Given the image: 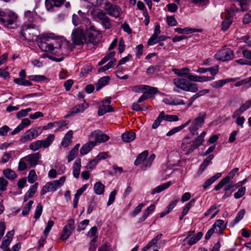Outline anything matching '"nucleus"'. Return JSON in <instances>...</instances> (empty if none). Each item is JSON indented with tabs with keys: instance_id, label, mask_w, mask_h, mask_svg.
Returning <instances> with one entry per match:
<instances>
[{
	"instance_id": "nucleus-1",
	"label": "nucleus",
	"mask_w": 251,
	"mask_h": 251,
	"mask_svg": "<svg viewBox=\"0 0 251 251\" xmlns=\"http://www.w3.org/2000/svg\"><path fill=\"white\" fill-rule=\"evenodd\" d=\"M92 5H101L106 13L114 18L119 17L122 13V8L120 6L112 3L108 0H88Z\"/></svg>"
},
{
	"instance_id": "nucleus-2",
	"label": "nucleus",
	"mask_w": 251,
	"mask_h": 251,
	"mask_svg": "<svg viewBox=\"0 0 251 251\" xmlns=\"http://www.w3.org/2000/svg\"><path fill=\"white\" fill-rule=\"evenodd\" d=\"M53 35L50 33L43 34L38 37L37 43L40 49L43 51L56 53L58 50L54 47Z\"/></svg>"
},
{
	"instance_id": "nucleus-3",
	"label": "nucleus",
	"mask_w": 251,
	"mask_h": 251,
	"mask_svg": "<svg viewBox=\"0 0 251 251\" xmlns=\"http://www.w3.org/2000/svg\"><path fill=\"white\" fill-rule=\"evenodd\" d=\"M173 72L176 75L181 77H185L191 81L198 82H204L211 81L213 77L208 76L197 75L191 73L189 68L185 67L180 69H173Z\"/></svg>"
},
{
	"instance_id": "nucleus-4",
	"label": "nucleus",
	"mask_w": 251,
	"mask_h": 251,
	"mask_svg": "<svg viewBox=\"0 0 251 251\" xmlns=\"http://www.w3.org/2000/svg\"><path fill=\"white\" fill-rule=\"evenodd\" d=\"M18 15L13 11L0 9V24L6 27L14 28L17 26Z\"/></svg>"
},
{
	"instance_id": "nucleus-5",
	"label": "nucleus",
	"mask_w": 251,
	"mask_h": 251,
	"mask_svg": "<svg viewBox=\"0 0 251 251\" xmlns=\"http://www.w3.org/2000/svg\"><path fill=\"white\" fill-rule=\"evenodd\" d=\"M21 33L24 39L32 41L35 38H37L39 32L34 24L25 22L22 27Z\"/></svg>"
},
{
	"instance_id": "nucleus-6",
	"label": "nucleus",
	"mask_w": 251,
	"mask_h": 251,
	"mask_svg": "<svg viewBox=\"0 0 251 251\" xmlns=\"http://www.w3.org/2000/svg\"><path fill=\"white\" fill-rule=\"evenodd\" d=\"M173 84L176 88L184 91L196 92L198 90L197 84L191 83L185 78L179 77L174 78Z\"/></svg>"
},
{
	"instance_id": "nucleus-7",
	"label": "nucleus",
	"mask_w": 251,
	"mask_h": 251,
	"mask_svg": "<svg viewBox=\"0 0 251 251\" xmlns=\"http://www.w3.org/2000/svg\"><path fill=\"white\" fill-rule=\"evenodd\" d=\"M66 176H62L58 180H55L47 182L41 191V195H44L49 192L56 191L60 188L64 183L66 180Z\"/></svg>"
},
{
	"instance_id": "nucleus-8",
	"label": "nucleus",
	"mask_w": 251,
	"mask_h": 251,
	"mask_svg": "<svg viewBox=\"0 0 251 251\" xmlns=\"http://www.w3.org/2000/svg\"><path fill=\"white\" fill-rule=\"evenodd\" d=\"M54 138L55 136L53 134H49L45 140H37L31 143L29 148L34 151L39 150L42 147L47 148L52 144Z\"/></svg>"
},
{
	"instance_id": "nucleus-9",
	"label": "nucleus",
	"mask_w": 251,
	"mask_h": 251,
	"mask_svg": "<svg viewBox=\"0 0 251 251\" xmlns=\"http://www.w3.org/2000/svg\"><path fill=\"white\" fill-rule=\"evenodd\" d=\"M86 31L85 43L93 44L97 43L98 37L100 35V31L96 30L95 27L91 24L89 26L86 27Z\"/></svg>"
},
{
	"instance_id": "nucleus-10",
	"label": "nucleus",
	"mask_w": 251,
	"mask_h": 251,
	"mask_svg": "<svg viewBox=\"0 0 251 251\" xmlns=\"http://www.w3.org/2000/svg\"><path fill=\"white\" fill-rule=\"evenodd\" d=\"M205 117V112H201L199 113L198 116L194 119L189 128V131L192 134H195L198 129L202 126Z\"/></svg>"
},
{
	"instance_id": "nucleus-11",
	"label": "nucleus",
	"mask_w": 251,
	"mask_h": 251,
	"mask_svg": "<svg viewBox=\"0 0 251 251\" xmlns=\"http://www.w3.org/2000/svg\"><path fill=\"white\" fill-rule=\"evenodd\" d=\"M72 22L75 26H77L78 25H84L86 27L91 24L90 20L86 17V14L81 10L78 11L76 14L73 15Z\"/></svg>"
},
{
	"instance_id": "nucleus-12",
	"label": "nucleus",
	"mask_w": 251,
	"mask_h": 251,
	"mask_svg": "<svg viewBox=\"0 0 251 251\" xmlns=\"http://www.w3.org/2000/svg\"><path fill=\"white\" fill-rule=\"evenodd\" d=\"M234 56L233 52L231 49L224 48L214 55V58L219 61H226L232 59Z\"/></svg>"
},
{
	"instance_id": "nucleus-13",
	"label": "nucleus",
	"mask_w": 251,
	"mask_h": 251,
	"mask_svg": "<svg viewBox=\"0 0 251 251\" xmlns=\"http://www.w3.org/2000/svg\"><path fill=\"white\" fill-rule=\"evenodd\" d=\"M72 36L73 42L76 46L83 45L85 43V34L83 32V29L81 27L74 29Z\"/></svg>"
},
{
	"instance_id": "nucleus-14",
	"label": "nucleus",
	"mask_w": 251,
	"mask_h": 251,
	"mask_svg": "<svg viewBox=\"0 0 251 251\" xmlns=\"http://www.w3.org/2000/svg\"><path fill=\"white\" fill-rule=\"evenodd\" d=\"M75 229V220L73 219L68 221L64 226L60 238L63 240H66L71 235Z\"/></svg>"
},
{
	"instance_id": "nucleus-15",
	"label": "nucleus",
	"mask_w": 251,
	"mask_h": 251,
	"mask_svg": "<svg viewBox=\"0 0 251 251\" xmlns=\"http://www.w3.org/2000/svg\"><path fill=\"white\" fill-rule=\"evenodd\" d=\"M109 139V136L102 133L100 130H96L92 132L89 136V140L97 143H102L108 141Z\"/></svg>"
},
{
	"instance_id": "nucleus-16",
	"label": "nucleus",
	"mask_w": 251,
	"mask_h": 251,
	"mask_svg": "<svg viewBox=\"0 0 251 251\" xmlns=\"http://www.w3.org/2000/svg\"><path fill=\"white\" fill-rule=\"evenodd\" d=\"M40 133L36 128H32L25 132L24 134L20 137V142L25 143L36 138Z\"/></svg>"
},
{
	"instance_id": "nucleus-17",
	"label": "nucleus",
	"mask_w": 251,
	"mask_h": 251,
	"mask_svg": "<svg viewBox=\"0 0 251 251\" xmlns=\"http://www.w3.org/2000/svg\"><path fill=\"white\" fill-rule=\"evenodd\" d=\"M181 148L185 152L186 155L191 153L195 149H193L192 140L188 136L185 137L182 140Z\"/></svg>"
},
{
	"instance_id": "nucleus-18",
	"label": "nucleus",
	"mask_w": 251,
	"mask_h": 251,
	"mask_svg": "<svg viewBox=\"0 0 251 251\" xmlns=\"http://www.w3.org/2000/svg\"><path fill=\"white\" fill-rule=\"evenodd\" d=\"M65 0H46L45 5L47 9L50 11H53L55 9L60 7Z\"/></svg>"
},
{
	"instance_id": "nucleus-19",
	"label": "nucleus",
	"mask_w": 251,
	"mask_h": 251,
	"mask_svg": "<svg viewBox=\"0 0 251 251\" xmlns=\"http://www.w3.org/2000/svg\"><path fill=\"white\" fill-rule=\"evenodd\" d=\"M40 157V154L39 152H36L24 157V160L28 162L30 166L35 167L38 164Z\"/></svg>"
},
{
	"instance_id": "nucleus-20",
	"label": "nucleus",
	"mask_w": 251,
	"mask_h": 251,
	"mask_svg": "<svg viewBox=\"0 0 251 251\" xmlns=\"http://www.w3.org/2000/svg\"><path fill=\"white\" fill-rule=\"evenodd\" d=\"M238 78H228L224 79H220L212 82L210 83V86L215 89H219L222 88L226 83L235 81L238 80Z\"/></svg>"
},
{
	"instance_id": "nucleus-21",
	"label": "nucleus",
	"mask_w": 251,
	"mask_h": 251,
	"mask_svg": "<svg viewBox=\"0 0 251 251\" xmlns=\"http://www.w3.org/2000/svg\"><path fill=\"white\" fill-rule=\"evenodd\" d=\"M88 107V104L85 100L82 103L79 104L73 107L70 111V115L72 116L84 111Z\"/></svg>"
},
{
	"instance_id": "nucleus-22",
	"label": "nucleus",
	"mask_w": 251,
	"mask_h": 251,
	"mask_svg": "<svg viewBox=\"0 0 251 251\" xmlns=\"http://www.w3.org/2000/svg\"><path fill=\"white\" fill-rule=\"evenodd\" d=\"M106 12H104L101 9H93L91 11V15L95 20L97 22H100L102 20H104L106 15Z\"/></svg>"
},
{
	"instance_id": "nucleus-23",
	"label": "nucleus",
	"mask_w": 251,
	"mask_h": 251,
	"mask_svg": "<svg viewBox=\"0 0 251 251\" xmlns=\"http://www.w3.org/2000/svg\"><path fill=\"white\" fill-rule=\"evenodd\" d=\"M14 234V230H12L6 233V235L4 237L3 240H2V244L0 246L1 249L8 248V246L10 245L12 240Z\"/></svg>"
},
{
	"instance_id": "nucleus-24",
	"label": "nucleus",
	"mask_w": 251,
	"mask_h": 251,
	"mask_svg": "<svg viewBox=\"0 0 251 251\" xmlns=\"http://www.w3.org/2000/svg\"><path fill=\"white\" fill-rule=\"evenodd\" d=\"M233 12H228L226 15V18L222 23V29L226 30L232 22V16Z\"/></svg>"
},
{
	"instance_id": "nucleus-25",
	"label": "nucleus",
	"mask_w": 251,
	"mask_h": 251,
	"mask_svg": "<svg viewBox=\"0 0 251 251\" xmlns=\"http://www.w3.org/2000/svg\"><path fill=\"white\" fill-rule=\"evenodd\" d=\"M81 169V159L77 158L75 159L73 166V176L77 178L79 176Z\"/></svg>"
},
{
	"instance_id": "nucleus-26",
	"label": "nucleus",
	"mask_w": 251,
	"mask_h": 251,
	"mask_svg": "<svg viewBox=\"0 0 251 251\" xmlns=\"http://www.w3.org/2000/svg\"><path fill=\"white\" fill-rule=\"evenodd\" d=\"M95 146V142L90 140L89 142L83 145L81 148L80 153L82 155L87 154Z\"/></svg>"
},
{
	"instance_id": "nucleus-27",
	"label": "nucleus",
	"mask_w": 251,
	"mask_h": 251,
	"mask_svg": "<svg viewBox=\"0 0 251 251\" xmlns=\"http://www.w3.org/2000/svg\"><path fill=\"white\" fill-rule=\"evenodd\" d=\"M163 101L165 104L170 105H183L185 104L183 100L172 97L164 98L163 100Z\"/></svg>"
},
{
	"instance_id": "nucleus-28",
	"label": "nucleus",
	"mask_w": 251,
	"mask_h": 251,
	"mask_svg": "<svg viewBox=\"0 0 251 251\" xmlns=\"http://www.w3.org/2000/svg\"><path fill=\"white\" fill-rule=\"evenodd\" d=\"M73 131L72 130H70L65 134L62 142L61 145L64 147H68L72 142V139L73 138Z\"/></svg>"
},
{
	"instance_id": "nucleus-29",
	"label": "nucleus",
	"mask_w": 251,
	"mask_h": 251,
	"mask_svg": "<svg viewBox=\"0 0 251 251\" xmlns=\"http://www.w3.org/2000/svg\"><path fill=\"white\" fill-rule=\"evenodd\" d=\"M206 134L205 131H203L199 136H198L194 141H192L193 149L196 150L199 146L202 144L204 141V137Z\"/></svg>"
},
{
	"instance_id": "nucleus-30",
	"label": "nucleus",
	"mask_w": 251,
	"mask_h": 251,
	"mask_svg": "<svg viewBox=\"0 0 251 251\" xmlns=\"http://www.w3.org/2000/svg\"><path fill=\"white\" fill-rule=\"evenodd\" d=\"M191 122V120H188L185 123L181 125L180 126L176 127L171 130H170L167 134L166 135L168 136H172L175 133L178 132L181 130L183 129L184 128L186 127L188 125H189Z\"/></svg>"
},
{
	"instance_id": "nucleus-31",
	"label": "nucleus",
	"mask_w": 251,
	"mask_h": 251,
	"mask_svg": "<svg viewBox=\"0 0 251 251\" xmlns=\"http://www.w3.org/2000/svg\"><path fill=\"white\" fill-rule=\"evenodd\" d=\"M25 18L27 19V23H32L37 17V13L33 9L32 11L27 10L25 12Z\"/></svg>"
},
{
	"instance_id": "nucleus-32",
	"label": "nucleus",
	"mask_w": 251,
	"mask_h": 251,
	"mask_svg": "<svg viewBox=\"0 0 251 251\" xmlns=\"http://www.w3.org/2000/svg\"><path fill=\"white\" fill-rule=\"evenodd\" d=\"M160 116H162L161 118L162 120H164L167 122H176L178 121L179 119L178 117L175 115H166L164 111H161L160 113Z\"/></svg>"
},
{
	"instance_id": "nucleus-33",
	"label": "nucleus",
	"mask_w": 251,
	"mask_h": 251,
	"mask_svg": "<svg viewBox=\"0 0 251 251\" xmlns=\"http://www.w3.org/2000/svg\"><path fill=\"white\" fill-rule=\"evenodd\" d=\"M149 154L148 151H144L141 153H140L137 157L136 160L134 161V164L136 166H138L143 163L145 159L147 158Z\"/></svg>"
},
{
	"instance_id": "nucleus-34",
	"label": "nucleus",
	"mask_w": 251,
	"mask_h": 251,
	"mask_svg": "<svg viewBox=\"0 0 251 251\" xmlns=\"http://www.w3.org/2000/svg\"><path fill=\"white\" fill-rule=\"evenodd\" d=\"M135 138V133L132 131L126 132L122 135V139L125 142H130Z\"/></svg>"
},
{
	"instance_id": "nucleus-35",
	"label": "nucleus",
	"mask_w": 251,
	"mask_h": 251,
	"mask_svg": "<svg viewBox=\"0 0 251 251\" xmlns=\"http://www.w3.org/2000/svg\"><path fill=\"white\" fill-rule=\"evenodd\" d=\"M221 176V174L217 173L210 178L207 179L202 186L203 189H207L210 185L213 183L218 178H220Z\"/></svg>"
},
{
	"instance_id": "nucleus-36",
	"label": "nucleus",
	"mask_w": 251,
	"mask_h": 251,
	"mask_svg": "<svg viewBox=\"0 0 251 251\" xmlns=\"http://www.w3.org/2000/svg\"><path fill=\"white\" fill-rule=\"evenodd\" d=\"M245 214V209H241L237 214L235 219L230 223V225L231 226H234L235 225L238 224L243 218Z\"/></svg>"
},
{
	"instance_id": "nucleus-37",
	"label": "nucleus",
	"mask_w": 251,
	"mask_h": 251,
	"mask_svg": "<svg viewBox=\"0 0 251 251\" xmlns=\"http://www.w3.org/2000/svg\"><path fill=\"white\" fill-rule=\"evenodd\" d=\"M203 234L201 232H199L196 234L192 236L187 240V243L190 246H192L198 242L202 237Z\"/></svg>"
},
{
	"instance_id": "nucleus-38",
	"label": "nucleus",
	"mask_w": 251,
	"mask_h": 251,
	"mask_svg": "<svg viewBox=\"0 0 251 251\" xmlns=\"http://www.w3.org/2000/svg\"><path fill=\"white\" fill-rule=\"evenodd\" d=\"M175 31L181 34H189L193 32H200L201 31V30L189 27H185L184 28L177 27L175 29Z\"/></svg>"
},
{
	"instance_id": "nucleus-39",
	"label": "nucleus",
	"mask_w": 251,
	"mask_h": 251,
	"mask_svg": "<svg viewBox=\"0 0 251 251\" xmlns=\"http://www.w3.org/2000/svg\"><path fill=\"white\" fill-rule=\"evenodd\" d=\"M154 209L155 206L153 204H151L145 210L142 216L139 219L138 222L140 223L144 221L147 218L149 214L154 211Z\"/></svg>"
},
{
	"instance_id": "nucleus-40",
	"label": "nucleus",
	"mask_w": 251,
	"mask_h": 251,
	"mask_svg": "<svg viewBox=\"0 0 251 251\" xmlns=\"http://www.w3.org/2000/svg\"><path fill=\"white\" fill-rule=\"evenodd\" d=\"M171 182L170 181H168L162 185H160L152 189V190L151 192V194L152 195H154L155 193H160L162 191L166 189L168 187H169L171 186Z\"/></svg>"
},
{
	"instance_id": "nucleus-41",
	"label": "nucleus",
	"mask_w": 251,
	"mask_h": 251,
	"mask_svg": "<svg viewBox=\"0 0 251 251\" xmlns=\"http://www.w3.org/2000/svg\"><path fill=\"white\" fill-rule=\"evenodd\" d=\"M104 188V185L100 181H98L94 185V191L96 194L101 195L103 194Z\"/></svg>"
},
{
	"instance_id": "nucleus-42",
	"label": "nucleus",
	"mask_w": 251,
	"mask_h": 251,
	"mask_svg": "<svg viewBox=\"0 0 251 251\" xmlns=\"http://www.w3.org/2000/svg\"><path fill=\"white\" fill-rule=\"evenodd\" d=\"M155 157V155L154 154H151L148 158H146L143 163L141 169L142 170H145L147 168L151 167Z\"/></svg>"
},
{
	"instance_id": "nucleus-43",
	"label": "nucleus",
	"mask_w": 251,
	"mask_h": 251,
	"mask_svg": "<svg viewBox=\"0 0 251 251\" xmlns=\"http://www.w3.org/2000/svg\"><path fill=\"white\" fill-rule=\"evenodd\" d=\"M214 229L216 228L219 232H222L225 229L226 226L224 225V221L223 220H217L214 224L212 226Z\"/></svg>"
},
{
	"instance_id": "nucleus-44",
	"label": "nucleus",
	"mask_w": 251,
	"mask_h": 251,
	"mask_svg": "<svg viewBox=\"0 0 251 251\" xmlns=\"http://www.w3.org/2000/svg\"><path fill=\"white\" fill-rule=\"evenodd\" d=\"M144 92L146 93L148 96L150 98L152 95L158 93L159 91L157 88L146 85Z\"/></svg>"
},
{
	"instance_id": "nucleus-45",
	"label": "nucleus",
	"mask_w": 251,
	"mask_h": 251,
	"mask_svg": "<svg viewBox=\"0 0 251 251\" xmlns=\"http://www.w3.org/2000/svg\"><path fill=\"white\" fill-rule=\"evenodd\" d=\"M113 111V108L111 106L109 105L103 104L100 106L98 110V115L99 116H102L107 112H110Z\"/></svg>"
},
{
	"instance_id": "nucleus-46",
	"label": "nucleus",
	"mask_w": 251,
	"mask_h": 251,
	"mask_svg": "<svg viewBox=\"0 0 251 251\" xmlns=\"http://www.w3.org/2000/svg\"><path fill=\"white\" fill-rule=\"evenodd\" d=\"M4 176L8 179H14L17 177L16 173L11 169H7L3 171Z\"/></svg>"
},
{
	"instance_id": "nucleus-47",
	"label": "nucleus",
	"mask_w": 251,
	"mask_h": 251,
	"mask_svg": "<svg viewBox=\"0 0 251 251\" xmlns=\"http://www.w3.org/2000/svg\"><path fill=\"white\" fill-rule=\"evenodd\" d=\"M109 77L108 76H105L101 77L98 81L97 84V90H99L102 87L106 85L109 81Z\"/></svg>"
},
{
	"instance_id": "nucleus-48",
	"label": "nucleus",
	"mask_w": 251,
	"mask_h": 251,
	"mask_svg": "<svg viewBox=\"0 0 251 251\" xmlns=\"http://www.w3.org/2000/svg\"><path fill=\"white\" fill-rule=\"evenodd\" d=\"M116 60L114 58L109 61L106 65L100 68L98 70V72L100 73L106 71L114 66L116 65Z\"/></svg>"
},
{
	"instance_id": "nucleus-49",
	"label": "nucleus",
	"mask_w": 251,
	"mask_h": 251,
	"mask_svg": "<svg viewBox=\"0 0 251 251\" xmlns=\"http://www.w3.org/2000/svg\"><path fill=\"white\" fill-rule=\"evenodd\" d=\"M8 184V181L3 177H0V196L5 191Z\"/></svg>"
},
{
	"instance_id": "nucleus-50",
	"label": "nucleus",
	"mask_w": 251,
	"mask_h": 251,
	"mask_svg": "<svg viewBox=\"0 0 251 251\" xmlns=\"http://www.w3.org/2000/svg\"><path fill=\"white\" fill-rule=\"evenodd\" d=\"M14 81L16 84L20 85H24V86H31L32 85V83L27 80H25L24 78H15Z\"/></svg>"
},
{
	"instance_id": "nucleus-51",
	"label": "nucleus",
	"mask_w": 251,
	"mask_h": 251,
	"mask_svg": "<svg viewBox=\"0 0 251 251\" xmlns=\"http://www.w3.org/2000/svg\"><path fill=\"white\" fill-rule=\"evenodd\" d=\"M219 66L218 65H214L213 67L208 68V72H210V75L212 76H209L210 77H213L214 79L215 76L219 73Z\"/></svg>"
},
{
	"instance_id": "nucleus-52",
	"label": "nucleus",
	"mask_w": 251,
	"mask_h": 251,
	"mask_svg": "<svg viewBox=\"0 0 251 251\" xmlns=\"http://www.w3.org/2000/svg\"><path fill=\"white\" fill-rule=\"evenodd\" d=\"M38 183L35 182L33 185H31L27 192L26 193L27 196L32 197L37 190Z\"/></svg>"
},
{
	"instance_id": "nucleus-53",
	"label": "nucleus",
	"mask_w": 251,
	"mask_h": 251,
	"mask_svg": "<svg viewBox=\"0 0 251 251\" xmlns=\"http://www.w3.org/2000/svg\"><path fill=\"white\" fill-rule=\"evenodd\" d=\"M14 153V151H11L9 152H4L1 158V162L2 163H5L7 162L11 158V155Z\"/></svg>"
},
{
	"instance_id": "nucleus-54",
	"label": "nucleus",
	"mask_w": 251,
	"mask_h": 251,
	"mask_svg": "<svg viewBox=\"0 0 251 251\" xmlns=\"http://www.w3.org/2000/svg\"><path fill=\"white\" fill-rule=\"evenodd\" d=\"M33 203V201H29L26 205L24 207L22 210V214L24 216L27 215L29 211L31 208L32 205Z\"/></svg>"
},
{
	"instance_id": "nucleus-55",
	"label": "nucleus",
	"mask_w": 251,
	"mask_h": 251,
	"mask_svg": "<svg viewBox=\"0 0 251 251\" xmlns=\"http://www.w3.org/2000/svg\"><path fill=\"white\" fill-rule=\"evenodd\" d=\"M97 206V201H96L95 198L93 197L91 199V201H90L89 206L87 208V213L90 214L92 212L93 209Z\"/></svg>"
},
{
	"instance_id": "nucleus-56",
	"label": "nucleus",
	"mask_w": 251,
	"mask_h": 251,
	"mask_svg": "<svg viewBox=\"0 0 251 251\" xmlns=\"http://www.w3.org/2000/svg\"><path fill=\"white\" fill-rule=\"evenodd\" d=\"M196 201L195 199H192L188 203H187L186 206L183 208V215H186L189 210V209L194 205Z\"/></svg>"
},
{
	"instance_id": "nucleus-57",
	"label": "nucleus",
	"mask_w": 251,
	"mask_h": 251,
	"mask_svg": "<svg viewBox=\"0 0 251 251\" xmlns=\"http://www.w3.org/2000/svg\"><path fill=\"white\" fill-rule=\"evenodd\" d=\"M42 210L43 206L42 205V204L41 203H39L37 204L35 211L34 218L35 219L37 220L39 218V217L42 214Z\"/></svg>"
},
{
	"instance_id": "nucleus-58",
	"label": "nucleus",
	"mask_w": 251,
	"mask_h": 251,
	"mask_svg": "<svg viewBox=\"0 0 251 251\" xmlns=\"http://www.w3.org/2000/svg\"><path fill=\"white\" fill-rule=\"evenodd\" d=\"M37 178V176L36 174L35 171L32 170L29 172L28 176V181L29 183H33Z\"/></svg>"
},
{
	"instance_id": "nucleus-59",
	"label": "nucleus",
	"mask_w": 251,
	"mask_h": 251,
	"mask_svg": "<svg viewBox=\"0 0 251 251\" xmlns=\"http://www.w3.org/2000/svg\"><path fill=\"white\" fill-rule=\"evenodd\" d=\"M89 220L85 219L81 221L79 224L78 225L77 227V230L78 231H80L83 230L85 229L86 227L89 224Z\"/></svg>"
},
{
	"instance_id": "nucleus-60",
	"label": "nucleus",
	"mask_w": 251,
	"mask_h": 251,
	"mask_svg": "<svg viewBox=\"0 0 251 251\" xmlns=\"http://www.w3.org/2000/svg\"><path fill=\"white\" fill-rule=\"evenodd\" d=\"M100 23L106 29H109L111 27L110 19L107 16L104 18V20H102Z\"/></svg>"
},
{
	"instance_id": "nucleus-61",
	"label": "nucleus",
	"mask_w": 251,
	"mask_h": 251,
	"mask_svg": "<svg viewBox=\"0 0 251 251\" xmlns=\"http://www.w3.org/2000/svg\"><path fill=\"white\" fill-rule=\"evenodd\" d=\"M146 87L145 85H136L131 87V90L134 92L135 93H141L144 92L145 88Z\"/></svg>"
},
{
	"instance_id": "nucleus-62",
	"label": "nucleus",
	"mask_w": 251,
	"mask_h": 251,
	"mask_svg": "<svg viewBox=\"0 0 251 251\" xmlns=\"http://www.w3.org/2000/svg\"><path fill=\"white\" fill-rule=\"evenodd\" d=\"M98 161L95 158L94 159L92 160L91 161H89L88 164L86 165L85 168L87 170H92L93 168L95 167V166L98 163Z\"/></svg>"
},
{
	"instance_id": "nucleus-63",
	"label": "nucleus",
	"mask_w": 251,
	"mask_h": 251,
	"mask_svg": "<svg viewBox=\"0 0 251 251\" xmlns=\"http://www.w3.org/2000/svg\"><path fill=\"white\" fill-rule=\"evenodd\" d=\"M238 170L239 169L238 168H234L224 178L226 179L228 182H229V180L233 178L235 175V174L238 171Z\"/></svg>"
},
{
	"instance_id": "nucleus-64",
	"label": "nucleus",
	"mask_w": 251,
	"mask_h": 251,
	"mask_svg": "<svg viewBox=\"0 0 251 251\" xmlns=\"http://www.w3.org/2000/svg\"><path fill=\"white\" fill-rule=\"evenodd\" d=\"M242 54L245 58L249 60V65L251 66V50H244Z\"/></svg>"
}]
</instances>
